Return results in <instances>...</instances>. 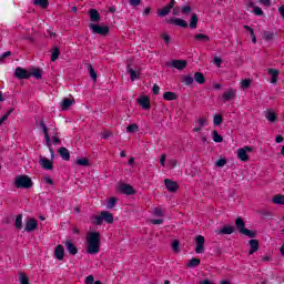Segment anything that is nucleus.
I'll use <instances>...</instances> for the list:
<instances>
[{
  "label": "nucleus",
  "mask_w": 284,
  "mask_h": 284,
  "mask_svg": "<svg viewBox=\"0 0 284 284\" xmlns=\"http://www.w3.org/2000/svg\"><path fill=\"white\" fill-rule=\"evenodd\" d=\"M101 252V233L91 231L87 234V254H99Z\"/></svg>",
  "instance_id": "1"
},
{
  "label": "nucleus",
  "mask_w": 284,
  "mask_h": 284,
  "mask_svg": "<svg viewBox=\"0 0 284 284\" xmlns=\"http://www.w3.org/2000/svg\"><path fill=\"white\" fill-rule=\"evenodd\" d=\"M91 219H92L93 225H103V221L104 223H109V224L114 223V216L112 215V213L108 211H102L101 214L93 215Z\"/></svg>",
  "instance_id": "2"
},
{
  "label": "nucleus",
  "mask_w": 284,
  "mask_h": 284,
  "mask_svg": "<svg viewBox=\"0 0 284 284\" xmlns=\"http://www.w3.org/2000/svg\"><path fill=\"white\" fill-rule=\"evenodd\" d=\"M254 152V148L250 145H244L243 148H240L236 150V158L242 163H247L250 161V154Z\"/></svg>",
  "instance_id": "3"
},
{
  "label": "nucleus",
  "mask_w": 284,
  "mask_h": 284,
  "mask_svg": "<svg viewBox=\"0 0 284 284\" xmlns=\"http://www.w3.org/2000/svg\"><path fill=\"white\" fill-rule=\"evenodd\" d=\"M13 183L16 187L21 190H29V187H32V179L28 175H18Z\"/></svg>",
  "instance_id": "4"
},
{
  "label": "nucleus",
  "mask_w": 284,
  "mask_h": 284,
  "mask_svg": "<svg viewBox=\"0 0 284 284\" xmlns=\"http://www.w3.org/2000/svg\"><path fill=\"white\" fill-rule=\"evenodd\" d=\"M235 226L240 234H244V236H247L248 239H254L256 236L255 231L245 229V221H243L242 217L235 220Z\"/></svg>",
  "instance_id": "5"
},
{
  "label": "nucleus",
  "mask_w": 284,
  "mask_h": 284,
  "mask_svg": "<svg viewBox=\"0 0 284 284\" xmlns=\"http://www.w3.org/2000/svg\"><path fill=\"white\" fill-rule=\"evenodd\" d=\"M89 28L93 34L105 36V34H108V32H110L109 26H100V24L91 23V24H89Z\"/></svg>",
  "instance_id": "6"
},
{
  "label": "nucleus",
  "mask_w": 284,
  "mask_h": 284,
  "mask_svg": "<svg viewBox=\"0 0 284 284\" xmlns=\"http://www.w3.org/2000/svg\"><path fill=\"white\" fill-rule=\"evenodd\" d=\"M195 253L204 254L205 253V237L203 235L195 236Z\"/></svg>",
  "instance_id": "7"
},
{
  "label": "nucleus",
  "mask_w": 284,
  "mask_h": 284,
  "mask_svg": "<svg viewBox=\"0 0 284 284\" xmlns=\"http://www.w3.org/2000/svg\"><path fill=\"white\" fill-rule=\"evenodd\" d=\"M40 125L42 128V132L44 134L45 143L50 150L51 156H54V149H52V141H50V134L48 133V126H45V123L43 121L40 122Z\"/></svg>",
  "instance_id": "8"
},
{
  "label": "nucleus",
  "mask_w": 284,
  "mask_h": 284,
  "mask_svg": "<svg viewBox=\"0 0 284 284\" xmlns=\"http://www.w3.org/2000/svg\"><path fill=\"white\" fill-rule=\"evenodd\" d=\"M39 227V221L33 217L26 220L24 232H34Z\"/></svg>",
  "instance_id": "9"
},
{
  "label": "nucleus",
  "mask_w": 284,
  "mask_h": 284,
  "mask_svg": "<svg viewBox=\"0 0 284 284\" xmlns=\"http://www.w3.org/2000/svg\"><path fill=\"white\" fill-rule=\"evenodd\" d=\"M169 68H174L175 70H185L187 68V61L185 60H171L168 63Z\"/></svg>",
  "instance_id": "10"
},
{
  "label": "nucleus",
  "mask_w": 284,
  "mask_h": 284,
  "mask_svg": "<svg viewBox=\"0 0 284 284\" xmlns=\"http://www.w3.org/2000/svg\"><path fill=\"white\" fill-rule=\"evenodd\" d=\"M118 192H120V194H126L131 196L134 194V189L130 184L122 183L118 186Z\"/></svg>",
  "instance_id": "11"
},
{
  "label": "nucleus",
  "mask_w": 284,
  "mask_h": 284,
  "mask_svg": "<svg viewBox=\"0 0 284 284\" xmlns=\"http://www.w3.org/2000/svg\"><path fill=\"white\" fill-rule=\"evenodd\" d=\"M54 258H57V261H63L65 258V248L63 245L59 244L55 246Z\"/></svg>",
  "instance_id": "12"
},
{
  "label": "nucleus",
  "mask_w": 284,
  "mask_h": 284,
  "mask_svg": "<svg viewBox=\"0 0 284 284\" xmlns=\"http://www.w3.org/2000/svg\"><path fill=\"white\" fill-rule=\"evenodd\" d=\"M72 105H74V99H70V98H64L62 99V101L60 102V108L63 112L70 110V108H72Z\"/></svg>",
  "instance_id": "13"
},
{
  "label": "nucleus",
  "mask_w": 284,
  "mask_h": 284,
  "mask_svg": "<svg viewBox=\"0 0 284 284\" xmlns=\"http://www.w3.org/2000/svg\"><path fill=\"white\" fill-rule=\"evenodd\" d=\"M267 72H268V75L271 78L270 82L273 85H276V83H278V77L281 74V71H278L277 69H268Z\"/></svg>",
  "instance_id": "14"
},
{
  "label": "nucleus",
  "mask_w": 284,
  "mask_h": 284,
  "mask_svg": "<svg viewBox=\"0 0 284 284\" xmlns=\"http://www.w3.org/2000/svg\"><path fill=\"white\" fill-rule=\"evenodd\" d=\"M14 74L18 79H30V71L18 67L14 71Z\"/></svg>",
  "instance_id": "15"
},
{
  "label": "nucleus",
  "mask_w": 284,
  "mask_h": 284,
  "mask_svg": "<svg viewBox=\"0 0 284 284\" xmlns=\"http://www.w3.org/2000/svg\"><path fill=\"white\" fill-rule=\"evenodd\" d=\"M139 105L142 110H150V98L148 95H142L138 99Z\"/></svg>",
  "instance_id": "16"
},
{
  "label": "nucleus",
  "mask_w": 284,
  "mask_h": 284,
  "mask_svg": "<svg viewBox=\"0 0 284 284\" xmlns=\"http://www.w3.org/2000/svg\"><path fill=\"white\" fill-rule=\"evenodd\" d=\"M264 116L265 119L270 122V123H274L276 121V119H278V115L276 114V112H274V110L272 109H267L264 112Z\"/></svg>",
  "instance_id": "17"
},
{
  "label": "nucleus",
  "mask_w": 284,
  "mask_h": 284,
  "mask_svg": "<svg viewBox=\"0 0 284 284\" xmlns=\"http://www.w3.org/2000/svg\"><path fill=\"white\" fill-rule=\"evenodd\" d=\"M164 185L169 190V192H176L179 190V184L172 180H164Z\"/></svg>",
  "instance_id": "18"
},
{
  "label": "nucleus",
  "mask_w": 284,
  "mask_h": 284,
  "mask_svg": "<svg viewBox=\"0 0 284 284\" xmlns=\"http://www.w3.org/2000/svg\"><path fill=\"white\" fill-rule=\"evenodd\" d=\"M67 251L69 252V254H71L72 256L77 255L79 250L77 248V245H74V243L67 241L64 243Z\"/></svg>",
  "instance_id": "19"
},
{
  "label": "nucleus",
  "mask_w": 284,
  "mask_h": 284,
  "mask_svg": "<svg viewBox=\"0 0 284 284\" xmlns=\"http://www.w3.org/2000/svg\"><path fill=\"white\" fill-rule=\"evenodd\" d=\"M173 4L169 3L164 8L158 10L159 17H168L170 12L172 11Z\"/></svg>",
  "instance_id": "20"
},
{
  "label": "nucleus",
  "mask_w": 284,
  "mask_h": 284,
  "mask_svg": "<svg viewBox=\"0 0 284 284\" xmlns=\"http://www.w3.org/2000/svg\"><path fill=\"white\" fill-rule=\"evenodd\" d=\"M251 250L248 251V254L252 255L254 252H258V241L257 240H250L248 241Z\"/></svg>",
  "instance_id": "21"
},
{
  "label": "nucleus",
  "mask_w": 284,
  "mask_h": 284,
  "mask_svg": "<svg viewBox=\"0 0 284 284\" xmlns=\"http://www.w3.org/2000/svg\"><path fill=\"white\" fill-rule=\"evenodd\" d=\"M216 234H234V226L225 225L221 230L216 231Z\"/></svg>",
  "instance_id": "22"
},
{
  "label": "nucleus",
  "mask_w": 284,
  "mask_h": 284,
  "mask_svg": "<svg viewBox=\"0 0 284 284\" xmlns=\"http://www.w3.org/2000/svg\"><path fill=\"white\" fill-rule=\"evenodd\" d=\"M234 97H236V91L233 89H230L222 95V99H224V101H232Z\"/></svg>",
  "instance_id": "23"
},
{
  "label": "nucleus",
  "mask_w": 284,
  "mask_h": 284,
  "mask_svg": "<svg viewBox=\"0 0 284 284\" xmlns=\"http://www.w3.org/2000/svg\"><path fill=\"white\" fill-rule=\"evenodd\" d=\"M40 164L44 170H52V160H49L47 158L40 159Z\"/></svg>",
  "instance_id": "24"
},
{
  "label": "nucleus",
  "mask_w": 284,
  "mask_h": 284,
  "mask_svg": "<svg viewBox=\"0 0 284 284\" xmlns=\"http://www.w3.org/2000/svg\"><path fill=\"white\" fill-rule=\"evenodd\" d=\"M171 23H173V26H179L180 28H187V21L181 18L172 19Z\"/></svg>",
  "instance_id": "25"
},
{
  "label": "nucleus",
  "mask_w": 284,
  "mask_h": 284,
  "mask_svg": "<svg viewBox=\"0 0 284 284\" xmlns=\"http://www.w3.org/2000/svg\"><path fill=\"white\" fill-rule=\"evenodd\" d=\"M163 99L164 101H176V99H179V95H176L175 92L168 91L163 94Z\"/></svg>",
  "instance_id": "26"
},
{
  "label": "nucleus",
  "mask_w": 284,
  "mask_h": 284,
  "mask_svg": "<svg viewBox=\"0 0 284 284\" xmlns=\"http://www.w3.org/2000/svg\"><path fill=\"white\" fill-rule=\"evenodd\" d=\"M89 17L91 21H101V14H99V11H97L95 9H91L89 11Z\"/></svg>",
  "instance_id": "27"
},
{
  "label": "nucleus",
  "mask_w": 284,
  "mask_h": 284,
  "mask_svg": "<svg viewBox=\"0 0 284 284\" xmlns=\"http://www.w3.org/2000/svg\"><path fill=\"white\" fill-rule=\"evenodd\" d=\"M194 81L199 83L200 85H203L205 83V75L201 72H195L194 73Z\"/></svg>",
  "instance_id": "28"
},
{
  "label": "nucleus",
  "mask_w": 284,
  "mask_h": 284,
  "mask_svg": "<svg viewBox=\"0 0 284 284\" xmlns=\"http://www.w3.org/2000/svg\"><path fill=\"white\" fill-rule=\"evenodd\" d=\"M211 136L214 141V143H223V136L219 134V131L214 130L211 132Z\"/></svg>",
  "instance_id": "29"
},
{
  "label": "nucleus",
  "mask_w": 284,
  "mask_h": 284,
  "mask_svg": "<svg viewBox=\"0 0 284 284\" xmlns=\"http://www.w3.org/2000/svg\"><path fill=\"white\" fill-rule=\"evenodd\" d=\"M195 41H201L202 43H207L210 41V37L205 33H197L194 37Z\"/></svg>",
  "instance_id": "30"
},
{
  "label": "nucleus",
  "mask_w": 284,
  "mask_h": 284,
  "mask_svg": "<svg viewBox=\"0 0 284 284\" xmlns=\"http://www.w3.org/2000/svg\"><path fill=\"white\" fill-rule=\"evenodd\" d=\"M59 154L63 159V161H70V152L65 148L59 149Z\"/></svg>",
  "instance_id": "31"
},
{
  "label": "nucleus",
  "mask_w": 284,
  "mask_h": 284,
  "mask_svg": "<svg viewBox=\"0 0 284 284\" xmlns=\"http://www.w3.org/2000/svg\"><path fill=\"white\" fill-rule=\"evenodd\" d=\"M272 201H273L274 205H284V195L277 194L272 197Z\"/></svg>",
  "instance_id": "32"
},
{
  "label": "nucleus",
  "mask_w": 284,
  "mask_h": 284,
  "mask_svg": "<svg viewBox=\"0 0 284 284\" xmlns=\"http://www.w3.org/2000/svg\"><path fill=\"white\" fill-rule=\"evenodd\" d=\"M252 85V79H244L240 82L241 90H248V88Z\"/></svg>",
  "instance_id": "33"
},
{
  "label": "nucleus",
  "mask_w": 284,
  "mask_h": 284,
  "mask_svg": "<svg viewBox=\"0 0 284 284\" xmlns=\"http://www.w3.org/2000/svg\"><path fill=\"white\" fill-rule=\"evenodd\" d=\"M199 265H201V260L193 257L189 261V263L186 264V267H196Z\"/></svg>",
  "instance_id": "34"
},
{
  "label": "nucleus",
  "mask_w": 284,
  "mask_h": 284,
  "mask_svg": "<svg viewBox=\"0 0 284 284\" xmlns=\"http://www.w3.org/2000/svg\"><path fill=\"white\" fill-rule=\"evenodd\" d=\"M18 281L20 284H30V278H28V275L26 273H19Z\"/></svg>",
  "instance_id": "35"
},
{
  "label": "nucleus",
  "mask_w": 284,
  "mask_h": 284,
  "mask_svg": "<svg viewBox=\"0 0 284 284\" xmlns=\"http://www.w3.org/2000/svg\"><path fill=\"white\" fill-rule=\"evenodd\" d=\"M276 33L272 32V31H265L263 33V38L265 39V41H273V39H275Z\"/></svg>",
  "instance_id": "36"
},
{
  "label": "nucleus",
  "mask_w": 284,
  "mask_h": 284,
  "mask_svg": "<svg viewBox=\"0 0 284 284\" xmlns=\"http://www.w3.org/2000/svg\"><path fill=\"white\" fill-rule=\"evenodd\" d=\"M197 23H199V17H196V14H192L190 20V28L192 30L196 29Z\"/></svg>",
  "instance_id": "37"
},
{
  "label": "nucleus",
  "mask_w": 284,
  "mask_h": 284,
  "mask_svg": "<svg viewBox=\"0 0 284 284\" xmlns=\"http://www.w3.org/2000/svg\"><path fill=\"white\" fill-rule=\"evenodd\" d=\"M16 227H17V230H22L23 229V215L19 214L16 217Z\"/></svg>",
  "instance_id": "38"
},
{
  "label": "nucleus",
  "mask_w": 284,
  "mask_h": 284,
  "mask_svg": "<svg viewBox=\"0 0 284 284\" xmlns=\"http://www.w3.org/2000/svg\"><path fill=\"white\" fill-rule=\"evenodd\" d=\"M30 72V77H34V79H41L43 77V73L40 71V69H32Z\"/></svg>",
  "instance_id": "39"
},
{
  "label": "nucleus",
  "mask_w": 284,
  "mask_h": 284,
  "mask_svg": "<svg viewBox=\"0 0 284 284\" xmlns=\"http://www.w3.org/2000/svg\"><path fill=\"white\" fill-rule=\"evenodd\" d=\"M33 6H40V8H48L50 2L48 0H33Z\"/></svg>",
  "instance_id": "40"
},
{
  "label": "nucleus",
  "mask_w": 284,
  "mask_h": 284,
  "mask_svg": "<svg viewBox=\"0 0 284 284\" xmlns=\"http://www.w3.org/2000/svg\"><path fill=\"white\" fill-rule=\"evenodd\" d=\"M128 134H134V132H139V125L136 123L130 124L126 126Z\"/></svg>",
  "instance_id": "41"
},
{
  "label": "nucleus",
  "mask_w": 284,
  "mask_h": 284,
  "mask_svg": "<svg viewBox=\"0 0 284 284\" xmlns=\"http://www.w3.org/2000/svg\"><path fill=\"white\" fill-rule=\"evenodd\" d=\"M128 72L131 77V81H136L141 74L138 71H134L133 69H128Z\"/></svg>",
  "instance_id": "42"
},
{
  "label": "nucleus",
  "mask_w": 284,
  "mask_h": 284,
  "mask_svg": "<svg viewBox=\"0 0 284 284\" xmlns=\"http://www.w3.org/2000/svg\"><path fill=\"white\" fill-rule=\"evenodd\" d=\"M59 54H61V51L59 50V48H54L51 51V61H57L59 59Z\"/></svg>",
  "instance_id": "43"
},
{
  "label": "nucleus",
  "mask_w": 284,
  "mask_h": 284,
  "mask_svg": "<svg viewBox=\"0 0 284 284\" xmlns=\"http://www.w3.org/2000/svg\"><path fill=\"white\" fill-rule=\"evenodd\" d=\"M119 200L116 197H110L108 200L106 210H112Z\"/></svg>",
  "instance_id": "44"
},
{
  "label": "nucleus",
  "mask_w": 284,
  "mask_h": 284,
  "mask_svg": "<svg viewBox=\"0 0 284 284\" xmlns=\"http://www.w3.org/2000/svg\"><path fill=\"white\" fill-rule=\"evenodd\" d=\"M77 165H82L83 168H88V165H90V162L88 161L87 158H82L77 160Z\"/></svg>",
  "instance_id": "45"
},
{
  "label": "nucleus",
  "mask_w": 284,
  "mask_h": 284,
  "mask_svg": "<svg viewBox=\"0 0 284 284\" xmlns=\"http://www.w3.org/2000/svg\"><path fill=\"white\" fill-rule=\"evenodd\" d=\"M223 123V116L221 114H215L213 118L214 125H221Z\"/></svg>",
  "instance_id": "46"
},
{
  "label": "nucleus",
  "mask_w": 284,
  "mask_h": 284,
  "mask_svg": "<svg viewBox=\"0 0 284 284\" xmlns=\"http://www.w3.org/2000/svg\"><path fill=\"white\" fill-rule=\"evenodd\" d=\"M227 164V160L225 158H222L215 162L216 168H225Z\"/></svg>",
  "instance_id": "47"
},
{
  "label": "nucleus",
  "mask_w": 284,
  "mask_h": 284,
  "mask_svg": "<svg viewBox=\"0 0 284 284\" xmlns=\"http://www.w3.org/2000/svg\"><path fill=\"white\" fill-rule=\"evenodd\" d=\"M172 250H173V252H181V247H180V243H179V241L178 240H174L173 242H172Z\"/></svg>",
  "instance_id": "48"
},
{
  "label": "nucleus",
  "mask_w": 284,
  "mask_h": 284,
  "mask_svg": "<svg viewBox=\"0 0 284 284\" xmlns=\"http://www.w3.org/2000/svg\"><path fill=\"white\" fill-rule=\"evenodd\" d=\"M184 83L185 85H192V83H194V78H192V75H185Z\"/></svg>",
  "instance_id": "49"
},
{
  "label": "nucleus",
  "mask_w": 284,
  "mask_h": 284,
  "mask_svg": "<svg viewBox=\"0 0 284 284\" xmlns=\"http://www.w3.org/2000/svg\"><path fill=\"white\" fill-rule=\"evenodd\" d=\"M89 73L93 81H97V71L92 68V65H89Z\"/></svg>",
  "instance_id": "50"
},
{
  "label": "nucleus",
  "mask_w": 284,
  "mask_h": 284,
  "mask_svg": "<svg viewBox=\"0 0 284 284\" xmlns=\"http://www.w3.org/2000/svg\"><path fill=\"white\" fill-rule=\"evenodd\" d=\"M253 12L254 14H256V17H263V9H261L260 7H254Z\"/></svg>",
  "instance_id": "51"
},
{
  "label": "nucleus",
  "mask_w": 284,
  "mask_h": 284,
  "mask_svg": "<svg viewBox=\"0 0 284 284\" xmlns=\"http://www.w3.org/2000/svg\"><path fill=\"white\" fill-rule=\"evenodd\" d=\"M197 125H200L201 128H205V125H207V120L205 118H200L197 120Z\"/></svg>",
  "instance_id": "52"
},
{
  "label": "nucleus",
  "mask_w": 284,
  "mask_h": 284,
  "mask_svg": "<svg viewBox=\"0 0 284 284\" xmlns=\"http://www.w3.org/2000/svg\"><path fill=\"white\" fill-rule=\"evenodd\" d=\"M150 223H152V225H163V219H152Z\"/></svg>",
  "instance_id": "53"
},
{
  "label": "nucleus",
  "mask_w": 284,
  "mask_h": 284,
  "mask_svg": "<svg viewBox=\"0 0 284 284\" xmlns=\"http://www.w3.org/2000/svg\"><path fill=\"white\" fill-rule=\"evenodd\" d=\"M153 215L154 216H163V209L156 207L153 210Z\"/></svg>",
  "instance_id": "54"
},
{
  "label": "nucleus",
  "mask_w": 284,
  "mask_h": 284,
  "mask_svg": "<svg viewBox=\"0 0 284 284\" xmlns=\"http://www.w3.org/2000/svg\"><path fill=\"white\" fill-rule=\"evenodd\" d=\"M84 283L85 284H94V276H92V275L87 276L84 280Z\"/></svg>",
  "instance_id": "55"
},
{
  "label": "nucleus",
  "mask_w": 284,
  "mask_h": 284,
  "mask_svg": "<svg viewBox=\"0 0 284 284\" xmlns=\"http://www.w3.org/2000/svg\"><path fill=\"white\" fill-rule=\"evenodd\" d=\"M44 183H47V185H54V181L48 175L44 176Z\"/></svg>",
  "instance_id": "56"
},
{
  "label": "nucleus",
  "mask_w": 284,
  "mask_h": 284,
  "mask_svg": "<svg viewBox=\"0 0 284 284\" xmlns=\"http://www.w3.org/2000/svg\"><path fill=\"white\" fill-rule=\"evenodd\" d=\"M182 12L183 14H190V12H192V8H190V6H184L182 7Z\"/></svg>",
  "instance_id": "57"
},
{
  "label": "nucleus",
  "mask_w": 284,
  "mask_h": 284,
  "mask_svg": "<svg viewBox=\"0 0 284 284\" xmlns=\"http://www.w3.org/2000/svg\"><path fill=\"white\" fill-rule=\"evenodd\" d=\"M213 62L215 63V65L217 67V68H220L221 67V63H223V60L221 59V58H214L213 59Z\"/></svg>",
  "instance_id": "58"
},
{
  "label": "nucleus",
  "mask_w": 284,
  "mask_h": 284,
  "mask_svg": "<svg viewBox=\"0 0 284 284\" xmlns=\"http://www.w3.org/2000/svg\"><path fill=\"white\" fill-rule=\"evenodd\" d=\"M166 159H168V155L162 154V156H161V159H160V163H161L162 168H165V161H166Z\"/></svg>",
  "instance_id": "59"
},
{
  "label": "nucleus",
  "mask_w": 284,
  "mask_h": 284,
  "mask_svg": "<svg viewBox=\"0 0 284 284\" xmlns=\"http://www.w3.org/2000/svg\"><path fill=\"white\" fill-rule=\"evenodd\" d=\"M152 92H153V94H159V92H161V88L158 84H154Z\"/></svg>",
  "instance_id": "60"
},
{
  "label": "nucleus",
  "mask_w": 284,
  "mask_h": 284,
  "mask_svg": "<svg viewBox=\"0 0 284 284\" xmlns=\"http://www.w3.org/2000/svg\"><path fill=\"white\" fill-rule=\"evenodd\" d=\"M52 143H53V145H59V143H61V141L59 140V136L53 135L52 136Z\"/></svg>",
  "instance_id": "61"
},
{
  "label": "nucleus",
  "mask_w": 284,
  "mask_h": 284,
  "mask_svg": "<svg viewBox=\"0 0 284 284\" xmlns=\"http://www.w3.org/2000/svg\"><path fill=\"white\" fill-rule=\"evenodd\" d=\"M169 165H170V168H172V169L176 168V160H175V159L170 160V161H169Z\"/></svg>",
  "instance_id": "62"
},
{
  "label": "nucleus",
  "mask_w": 284,
  "mask_h": 284,
  "mask_svg": "<svg viewBox=\"0 0 284 284\" xmlns=\"http://www.w3.org/2000/svg\"><path fill=\"white\" fill-rule=\"evenodd\" d=\"M162 38L164 39V43H170V36L168 33H163Z\"/></svg>",
  "instance_id": "63"
},
{
  "label": "nucleus",
  "mask_w": 284,
  "mask_h": 284,
  "mask_svg": "<svg viewBox=\"0 0 284 284\" xmlns=\"http://www.w3.org/2000/svg\"><path fill=\"white\" fill-rule=\"evenodd\" d=\"M275 142H277V143H283V138H282V135H276V136H275Z\"/></svg>",
  "instance_id": "64"
}]
</instances>
